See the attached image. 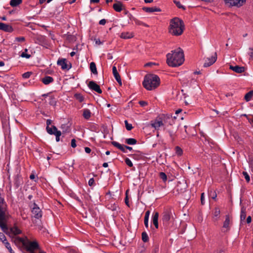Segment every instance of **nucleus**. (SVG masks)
Segmentation results:
<instances>
[{
    "mask_svg": "<svg viewBox=\"0 0 253 253\" xmlns=\"http://www.w3.org/2000/svg\"><path fill=\"white\" fill-rule=\"evenodd\" d=\"M172 53H168L167 55V62L171 67H177L181 65L184 61L183 51L180 48L171 51Z\"/></svg>",
    "mask_w": 253,
    "mask_h": 253,
    "instance_id": "f257e3e1",
    "label": "nucleus"
},
{
    "mask_svg": "<svg viewBox=\"0 0 253 253\" xmlns=\"http://www.w3.org/2000/svg\"><path fill=\"white\" fill-rule=\"evenodd\" d=\"M184 29L183 21L179 18L175 17L170 20L169 32L174 36L181 35Z\"/></svg>",
    "mask_w": 253,
    "mask_h": 253,
    "instance_id": "f03ea898",
    "label": "nucleus"
},
{
    "mask_svg": "<svg viewBox=\"0 0 253 253\" xmlns=\"http://www.w3.org/2000/svg\"><path fill=\"white\" fill-rule=\"evenodd\" d=\"M159 77L154 74L146 75L143 82V85L147 90H151L157 87L160 84Z\"/></svg>",
    "mask_w": 253,
    "mask_h": 253,
    "instance_id": "7ed1b4c3",
    "label": "nucleus"
},
{
    "mask_svg": "<svg viewBox=\"0 0 253 253\" xmlns=\"http://www.w3.org/2000/svg\"><path fill=\"white\" fill-rule=\"evenodd\" d=\"M7 219V216L5 214L4 208L0 206V227L3 231L7 230L6 224L4 223Z\"/></svg>",
    "mask_w": 253,
    "mask_h": 253,
    "instance_id": "20e7f679",
    "label": "nucleus"
},
{
    "mask_svg": "<svg viewBox=\"0 0 253 253\" xmlns=\"http://www.w3.org/2000/svg\"><path fill=\"white\" fill-rule=\"evenodd\" d=\"M246 2V0H225L226 4L229 6L240 7Z\"/></svg>",
    "mask_w": 253,
    "mask_h": 253,
    "instance_id": "39448f33",
    "label": "nucleus"
},
{
    "mask_svg": "<svg viewBox=\"0 0 253 253\" xmlns=\"http://www.w3.org/2000/svg\"><path fill=\"white\" fill-rule=\"evenodd\" d=\"M47 132L50 134H54L56 136V141H60V136L61 135V132L57 130L56 126H53L51 127L47 128Z\"/></svg>",
    "mask_w": 253,
    "mask_h": 253,
    "instance_id": "423d86ee",
    "label": "nucleus"
},
{
    "mask_svg": "<svg viewBox=\"0 0 253 253\" xmlns=\"http://www.w3.org/2000/svg\"><path fill=\"white\" fill-rule=\"evenodd\" d=\"M32 212L34 217L36 218H39L42 217V211L38 205L34 203L31 205Z\"/></svg>",
    "mask_w": 253,
    "mask_h": 253,
    "instance_id": "0eeeda50",
    "label": "nucleus"
},
{
    "mask_svg": "<svg viewBox=\"0 0 253 253\" xmlns=\"http://www.w3.org/2000/svg\"><path fill=\"white\" fill-rule=\"evenodd\" d=\"M57 65L61 67L63 70H69L71 67V64L68 62L66 59H61L57 61Z\"/></svg>",
    "mask_w": 253,
    "mask_h": 253,
    "instance_id": "6e6552de",
    "label": "nucleus"
},
{
    "mask_svg": "<svg viewBox=\"0 0 253 253\" xmlns=\"http://www.w3.org/2000/svg\"><path fill=\"white\" fill-rule=\"evenodd\" d=\"M217 59V54L216 52L214 53V55L211 57H208L205 60L204 64V67H208L212 65Z\"/></svg>",
    "mask_w": 253,
    "mask_h": 253,
    "instance_id": "1a4fd4ad",
    "label": "nucleus"
},
{
    "mask_svg": "<svg viewBox=\"0 0 253 253\" xmlns=\"http://www.w3.org/2000/svg\"><path fill=\"white\" fill-rule=\"evenodd\" d=\"M88 86L90 89L97 92L98 93H102V90L100 89V86L94 81H90L88 84Z\"/></svg>",
    "mask_w": 253,
    "mask_h": 253,
    "instance_id": "9d476101",
    "label": "nucleus"
},
{
    "mask_svg": "<svg viewBox=\"0 0 253 253\" xmlns=\"http://www.w3.org/2000/svg\"><path fill=\"white\" fill-rule=\"evenodd\" d=\"M171 126V124H169V125H168L165 129L167 130V131L169 133V135L172 139V140H173L174 139V136H175L176 132L177 131V128L173 129L170 127V126Z\"/></svg>",
    "mask_w": 253,
    "mask_h": 253,
    "instance_id": "9b49d317",
    "label": "nucleus"
},
{
    "mask_svg": "<svg viewBox=\"0 0 253 253\" xmlns=\"http://www.w3.org/2000/svg\"><path fill=\"white\" fill-rule=\"evenodd\" d=\"M229 69L237 73H243L245 70V68L244 67L240 66L238 65H236V66L230 65Z\"/></svg>",
    "mask_w": 253,
    "mask_h": 253,
    "instance_id": "f8f14e48",
    "label": "nucleus"
},
{
    "mask_svg": "<svg viewBox=\"0 0 253 253\" xmlns=\"http://www.w3.org/2000/svg\"><path fill=\"white\" fill-rule=\"evenodd\" d=\"M164 124L162 121L159 119V120H156L154 121H152L151 126L152 127L155 128V129H159L160 127L163 126Z\"/></svg>",
    "mask_w": 253,
    "mask_h": 253,
    "instance_id": "ddd939ff",
    "label": "nucleus"
},
{
    "mask_svg": "<svg viewBox=\"0 0 253 253\" xmlns=\"http://www.w3.org/2000/svg\"><path fill=\"white\" fill-rule=\"evenodd\" d=\"M112 70H113V75H114L115 79L116 80L117 82L119 83V84L121 85L122 84L121 79V77H120V76L119 73L117 71V68L115 66H113V68H112Z\"/></svg>",
    "mask_w": 253,
    "mask_h": 253,
    "instance_id": "4468645a",
    "label": "nucleus"
},
{
    "mask_svg": "<svg viewBox=\"0 0 253 253\" xmlns=\"http://www.w3.org/2000/svg\"><path fill=\"white\" fill-rule=\"evenodd\" d=\"M0 25V30H3L6 32H11L13 31L12 27L9 25L3 23H1Z\"/></svg>",
    "mask_w": 253,
    "mask_h": 253,
    "instance_id": "2eb2a0df",
    "label": "nucleus"
},
{
    "mask_svg": "<svg viewBox=\"0 0 253 253\" xmlns=\"http://www.w3.org/2000/svg\"><path fill=\"white\" fill-rule=\"evenodd\" d=\"M112 144L124 153H126V145H121L116 141H112Z\"/></svg>",
    "mask_w": 253,
    "mask_h": 253,
    "instance_id": "dca6fc26",
    "label": "nucleus"
},
{
    "mask_svg": "<svg viewBox=\"0 0 253 253\" xmlns=\"http://www.w3.org/2000/svg\"><path fill=\"white\" fill-rule=\"evenodd\" d=\"M158 218H159V213L158 212H155L153 213V217H152V222L155 227L157 229L159 227L158 224Z\"/></svg>",
    "mask_w": 253,
    "mask_h": 253,
    "instance_id": "f3484780",
    "label": "nucleus"
},
{
    "mask_svg": "<svg viewBox=\"0 0 253 253\" xmlns=\"http://www.w3.org/2000/svg\"><path fill=\"white\" fill-rule=\"evenodd\" d=\"M170 218V212L169 211H166L163 213L162 220L164 222H168Z\"/></svg>",
    "mask_w": 253,
    "mask_h": 253,
    "instance_id": "a211bd4d",
    "label": "nucleus"
},
{
    "mask_svg": "<svg viewBox=\"0 0 253 253\" xmlns=\"http://www.w3.org/2000/svg\"><path fill=\"white\" fill-rule=\"evenodd\" d=\"M143 10L146 12L152 13L154 12H160L161 9L156 7H144Z\"/></svg>",
    "mask_w": 253,
    "mask_h": 253,
    "instance_id": "6ab92c4d",
    "label": "nucleus"
},
{
    "mask_svg": "<svg viewBox=\"0 0 253 253\" xmlns=\"http://www.w3.org/2000/svg\"><path fill=\"white\" fill-rule=\"evenodd\" d=\"M117 3L113 4V7L114 10L117 12H121L122 10V4L120 1H117Z\"/></svg>",
    "mask_w": 253,
    "mask_h": 253,
    "instance_id": "aec40b11",
    "label": "nucleus"
},
{
    "mask_svg": "<svg viewBox=\"0 0 253 253\" xmlns=\"http://www.w3.org/2000/svg\"><path fill=\"white\" fill-rule=\"evenodd\" d=\"M42 81L44 84H48L53 82V79L50 76H45L42 79Z\"/></svg>",
    "mask_w": 253,
    "mask_h": 253,
    "instance_id": "412c9836",
    "label": "nucleus"
},
{
    "mask_svg": "<svg viewBox=\"0 0 253 253\" xmlns=\"http://www.w3.org/2000/svg\"><path fill=\"white\" fill-rule=\"evenodd\" d=\"M246 217V208L245 207H242L241 210V214H240V220L242 222L244 221Z\"/></svg>",
    "mask_w": 253,
    "mask_h": 253,
    "instance_id": "4be33fe9",
    "label": "nucleus"
},
{
    "mask_svg": "<svg viewBox=\"0 0 253 253\" xmlns=\"http://www.w3.org/2000/svg\"><path fill=\"white\" fill-rule=\"evenodd\" d=\"M121 38L124 39H127L133 37V35L131 33L123 32L121 35Z\"/></svg>",
    "mask_w": 253,
    "mask_h": 253,
    "instance_id": "5701e85b",
    "label": "nucleus"
},
{
    "mask_svg": "<svg viewBox=\"0 0 253 253\" xmlns=\"http://www.w3.org/2000/svg\"><path fill=\"white\" fill-rule=\"evenodd\" d=\"M10 231L14 235H16L21 233V231L17 226L10 228Z\"/></svg>",
    "mask_w": 253,
    "mask_h": 253,
    "instance_id": "b1692460",
    "label": "nucleus"
},
{
    "mask_svg": "<svg viewBox=\"0 0 253 253\" xmlns=\"http://www.w3.org/2000/svg\"><path fill=\"white\" fill-rule=\"evenodd\" d=\"M90 70L91 72L94 74L96 75L97 74V71L95 63L93 62H92L90 64Z\"/></svg>",
    "mask_w": 253,
    "mask_h": 253,
    "instance_id": "393cba45",
    "label": "nucleus"
},
{
    "mask_svg": "<svg viewBox=\"0 0 253 253\" xmlns=\"http://www.w3.org/2000/svg\"><path fill=\"white\" fill-rule=\"evenodd\" d=\"M22 2V0H11L10 5L12 7H15L21 4Z\"/></svg>",
    "mask_w": 253,
    "mask_h": 253,
    "instance_id": "a878e982",
    "label": "nucleus"
},
{
    "mask_svg": "<svg viewBox=\"0 0 253 253\" xmlns=\"http://www.w3.org/2000/svg\"><path fill=\"white\" fill-rule=\"evenodd\" d=\"M91 112L87 109H84L83 111V116L86 119H88L90 117Z\"/></svg>",
    "mask_w": 253,
    "mask_h": 253,
    "instance_id": "bb28decb",
    "label": "nucleus"
},
{
    "mask_svg": "<svg viewBox=\"0 0 253 253\" xmlns=\"http://www.w3.org/2000/svg\"><path fill=\"white\" fill-rule=\"evenodd\" d=\"M125 142L128 145H134L137 143V140L134 138H127L125 140Z\"/></svg>",
    "mask_w": 253,
    "mask_h": 253,
    "instance_id": "cd10ccee",
    "label": "nucleus"
},
{
    "mask_svg": "<svg viewBox=\"0 0 253 253\" xmlns=\"http://www.w3.org/2000/svg\"><path fill=\"white\" fill-rule=\"evenodd\" d=\"M230 223V218L229 215H226L225 220L223 223V227L228 229L229 228V225Z\"/></svg>",
    "mask_w": 253,
    "mask_h": 253,
    "instance_id": "c85d7f7f",
    "label": "nucleus"
},
{
    "mask_svg": "<svg viewBox=\"0 0 253 253\" xmlns=\"http://www.w3.org/2000/svg\"><path fill=\"white\" fill-rule=\"evenodd\" d=\"M253 96V90H251L248 92L245 95V99L247 101H249L252 98Z\"/></svg>",
    "mask_w": 253,
    "mask_h": 253,
    "instance_id": "c756f323",
    "label": "nucleus"
},
{
    "mask_svg": "<svg viewBox=\"0 0 253 253\" xmlns=\"http://www.w3.org/2000/svg\"><path fill=\"white\" fill-rule=\"evenodd\" d=\"M61 128L62 129L63 133L69 132L70 131V128L67 125L63 124L61 126Z\"/></svg>",
    "mask_w": 253,
    "mask_h": 253,
    "instance_id": "7c9ffc66",
    "label": "nucleus"
},
{
    "mask_svg": "<svg viewBox=\"0 0 253 253\" xmlns=\"http://www.w3.org/2000/svg\"><path fill=\"white\" fill-rule=\"evenodd\" d=\"M220 213V210L218 208H215L214 209V211L213 212V217L217 219L219 217V214Z\"/></svg>",
    "mask_w": 253,
    "mask_h": 253,
    "instance_id": "2f4dec72",
    "label": "nucleus"
},
{
    "mask_svg": "<svg viewBox=\"0 0 253 253\" xmlns=\"http://www.w3.org/2000/svg\"><path fill=\"white\" fill-rule=\"evenodd\" d=\"M142 240L144 242H147L149 240V238L147 234L145 232H143L142 233Z\"/></svg>",
    "mask_w": 253,
    "mask_h": 253,
    "instance_id": "473e14b6",
    "label": "nucleus"
},
{
    "mask_svg": "<svg viewBox=\"0 0 253 253\" xmlns=\"http://www.w3.org/2000/svg\"><path fill=\"white\" fill-rule=\"evenodd\" d=\"M4 245L10 253H14V252L12 250L10 244L8 242H6L4 243Z\"/></svg>",
    "mask_w": 253,
    "mask_h": 253,
    "instance_id": "72a5a7b5",
    "label": "nucleus"
},
{
    "mask_svg": "<svg viewBox=\"0 0 253 253\" xmlns=\"http://www.w3.org/2000/svg\"><path fill=\"white\" fill-rule=\"evenodd\" d=\"M159 176L160 178L164 181L165 182L167 180V175L165 172H161L159 174Z\"/></svg>",
    "mask_w": 253,
    "mask_h": 253,
    "instance_id": "f704fd0d",
    "label": "nucleus"
},
{
    "mask_svg": "<svg viewBox=\"0 0 253 253\" xmlns=\"http://www.w3.org/2000/svg\"><path fill=\"white\" fill-rule=\"evenodd\" d=\"M125 124L127 130H130L132 128L131 124H129L126 120L125 121Z\"/></svg>",
    "mask_w": 253,
    "mask_h": 253,
    "instance_id": "c9c22d12",
    "label": "nucleus"
},
{
    "mask_svg": "<svg viewBox=\"0 0 253 253\" xmlns=\"http://www.w3.org/2000/svg\"><path fill=\"white\" fill-rule=\"evenodd\" d=\"M75 96L80 102H82L84 100V97L81 94H75Z\"/></svg>",
    "mask_w": 253,
    "mask_h": 253,
    "instance_id": "e433bc0d",
    "label": "nucleus"
},
{
    "mask_svg": "<svg viewBox=\"0 0 253 253\" xmlns=\"http://www.w3.org/2000/svg\"><path fill=\"white\" fill-rule=\"evenodd\" d=\"M0 240L2 242V243L4 244L6 241V237L4 234L2 233H0Z\"/></svg>",
    "mask_w": 253,
    "mask_h": 253,
    "instance_id": "4c0bfd02",
    "label": "nucleus"
},
{
    "mask_svg": "<svg viewBox=\"0 0 253 253\" xmlns=\"http://www.w3.org/2000/svg\"><path fill=\"white\" fill-rule=\"evenodd\" d=\"M243 174L244 175L245 178L247 182H249L250 181V177L247 172L243 171Z\"/></svg>",
    "mask_w": 253,
    "mask_h": 253,
    "instance_id": "58836bf2",
    "label": "nucleus"
},
{
    "mask_svg": "<svg viewBox=\"0 0 253 253\" xmlns=\"http://www.w3.org/2000/svg\"><path fill=\"white\" fill-rule=\"evenodd\" d=\"M176 153L178 156H181L182 154V150L178 146L175 147Z\"/></svg>",
    "mask_w": 253,
    "mask_h": 253,
    "instance_id": "ea45409f",
    "label": "nucleus"
},
{
    "mask_svg": "<svg viewBox=\"0 0 253 253\" xmlns=\"http://www.w3.org/2000/svg\"><path fill=\"white\" fill-rule=\"evenodd\" d=\"M125 163L129 167H132L133 166V164L130 161V160L127 158L125 159Z\"/></svg>",
    "mask_w": 253,
    "mask_h": 253,
    "instance_id": "a19ab883",
    "label": "nucleus"
},
{
    "mask_svg": "<svg viewBox=\"0 0 253 253\" xmlns=\"http://www.w3.org/2000/svg\"><path fill=\"white\" fill-rule=\"evenodd\" d=\"M108 209L111 210L112 211H116L118 208V206L115 204L113 205L111 204L110 205H108Z\"/></svg>",
    "mask_w": 253,
    "mask_h": 253,
    "instance_id": "79ce46f5",
    "label": "nucleus"
},
{
    "mask_svg": "<svg viewBox=\"0 0 253 253\" xmlns=\"http://www.w3.org/2000/svg\"><path fill=\"white\" fill-rule=\"evenodd\" d=\"M31 74H32V72H26V73H24L22 75V77H23V78L28 79V78H29L30 77Z\"/></svg>",
    "mask_w": 253,
    "mask_h": 253,
    "instance_id": "37998d69",
    "label": "nucleus"
},
{
    "mask_svg": "<svg viewBox=\"0 0 253 253\" xmlns=\"http://www.w3.org/2000/svg\"><path fill=\"white\" fill-rule=\"evenodd\" d=\"M173 2L178 8H182L184 9H185L184 7L181 4V3L179 1H178L176 0H174Z\"/></svg>",
    "mask_w": 253,
    "mask_h": 253,
    "instance_id": "c03bdc74",
    "label": "nucleus"
},
{
    "mask_svg": "<svg viewBox=\"0 0 253 253\" xmlns=\"http://www.w3.org/2000/svg\"><path fill=\"white\" fill-rule=\"evenodd\" d=\"M210 196L211 197L212 199H215L216 197V194L214 191H211V192L209 193Z\"/></svg>",
    "mask_w": 253,
    "mask_h": 253,
    "instance_id": "a18cd8bd",
    "label": "nucleus"
},
{
    "mask_svg": "<svg viewBox=\"0 0 253 253\" xmlns=\"http://www.w3.org/2000/svg\"><path fill=\"white\" fill-rule=\"evenodd\" d=\"M20 56L22 57L26 58L27 59L30 58L31 56L30 54H27L25 52H22Z\"/></svg>",
    "mask_w": 253,
    "mask_h": 253,
    "instance_id": "49530a36",
    "label": "nucleus"
},
{
    "mask_svg": "<svg viewBox=\"0 0 253 253\" xmlns=\"http://www.w3.org/2000/svg\"><path fill=\"white\" fill-rule=\"evenodd\" d=\"M56 101L54 98H50L49 101V104L51 105L55 106L56 105Z\"/></svg>",
    "mask_w": 253,
    "mask_h": 253,
    "instance_id": "de8ad7c7",
    "label": "nucleus"
},
{
    "mask_svg": "<svg viewBox=\"0 0 253 253\" xmlns=\"http://www.w3.org/2000/svg\"><path fill=\"white\" fill-rule=\"evenodd\" d=\"M159 246H155L153 249L151 253H159Z\"/></svg>",
    "mask_w": 253,
    "mask_h": 253,
    "instance_id": "09e8293b",
    "label": "nucleus"
},
{
    "mask_svg": "<svg viewBox=\"0 0 253 253\" xmlns=\"http://www.w3.org/2000/svg\"><path fill=\"white\" fill-rule=\"evenodd\" d=\"M25 41V38L23 37H17L15 38V41L21 42Z\"/></svg>",
    "mask_w": 253,
    "mask_h": 253,
    "instance_id": "8fccbe9b",
    "label": "nucleus"
},
{
    "mask_svg": "<svg viewBox=\"0 0 253 253\" xmlns=\"http://www.w3.org/2000/svg\"><path fill=\"white\" fill-rule=\"evenodd\" d=\"M127 191H126V196L125 198V203L129 207L130 206H129V204L128 198V196L127 195Z\"/></svg>",
    "mask_w": 253,
    "mask_h": 253,
    "instance_id": "3c124183",
    "label": "nucleus"
},
{
    "mask_svg": "<svg viewBox=\"0 0 253 253\" xmlns=\"http://www.w3.org/2000/svg\"><path fill=\"white\" fill-rule=\"evenodd\" d=\"M71 146L73 148H75L76 147V140L75 139H73L71 140Z\"/></svg>",
    "mask_w": 253,
    "mask_h": 253,
    "instance_id": "603ef678",
    "label": "nucleus"
},
{
    "mask_svg": "<svg viewBox=\"0 0 253 253\" xmlns=\"http://www.w3.org/2000/svg\"><path fill=\"white\" fill-rule=\"evenodd\" d=\"M139 104L140 106L143 107L147 105V102L144 101H140L139 102Z\"/></svg>",
    "mask_w": 253,
    "mask_h": 253,
    "instance_id": "864d4df0",
    "label": "nucleus"
},
{
    "mask_svg": "<svg viewBox=\"0 0 253 253\" xmlns=\"http://www.w3.org/2000/svg\"><path fill=\"white\" fill-rule=\"evenodd\" d=\"M204 200H205V199H204V193H203L201 194V204L202 205H204L205 204Z\"/></svg>",
    "mask_w": 253,
    "mask_h": 253,
    "instance_id": "5fc2aeb1",
    "label": "nucleus"
},
{
    "mask_svg": "<svg viewBox=\"0 0 253 253\" xmlns=\"http://www.w3.org/2000/svg\"><path fill=\"white\" fill-rule=\"evenodd\" d=\"M135 23H136V24H137V25H144V26H146V27H147V26H148V25H147V24H145V23H142V22H141V21H138V20H135Z\"/></svg>",
    "mask_w": 253,
    "mask_h": 253,
    "instance_id": "6e6d98bb",
    "label": "nucleus"
},
{
    "mask_svg": "<svg viewBox=\"0 0 253 253\" xmlns=\"http://www.w3.org/2000/svg\"><path fill=\"white\" fill-rule=\"evenodd\" d=\"M94 180L93 178H90L88 181V185L89 186H92L94 184Z\"/></svg>",
    "mask_w": 253,
    "mask_h": 253,
    "instance_id": "4d7b16f0",
    "label": "nucleus"
},
{
    "mask_svg": "<svg viewBox=\"0 0 253 253\" xmlns=\"http://www.w3.org/2000/svg\"><path fill=\"white\" fill-rule=\"evenodd\" d=\"M51 120H47L46 121V131H47V128L48 127H49V125L51 124Z\"/></svg>",
    "mask_w": 253,
    "mask_h": 253,
    "instance_id": "13d9d810",
    "label": "nucleus"
},
{
    "mask_svg": "<svg viewBox=\"0 0 253 253\" xmlns=\"http://www.w3.org/2000/svg\"><path fill=\"white\" fill-rule=\"evenodd\" d=\"M149 214H150V211H148L146 212L144 219L149 220Z\"/></svg>",
    "mask_w": 253,
    "mask_h": 253,
    "instance_id": "bf43d9fd",
    "label": "nucleus"
},
{
    "mask_svg": "<svg viewBox=\"0 0 253 253\" xmlns=\"http://www.w3.org/2000/svg\"><path fill=\"white\" fill-rule=\"evenodd\" d=\"M249 50H250V52H249V54L250 55L251 58L253 59V48H250Z\"/></svg>",
    "mask_w": 253,
    "mask_h": 253,
    "instance_id": "052dcab7",
    "label": "nucleus"
},
{
    "mask_svg": "<svg viewBox=\"0 0 253 253\" xmlns=\"http://www.w3.org/2000/svg\"><path fill=\"white\" fill-rule=\"evenodd\" d=\"M106 21L105 19H101L99 22V24L100 25H105L106 24Z\"/></svg>",
    "mask_w": 253,
    "mask_h": 253,
    "instance_id": "680f3d73",
    "label": "nucleus"
},
{
    "mask_svg": "<svg viewBox=\"0 0 253 253\" xmlns=\"http://www.w3.org/2000/svg\"><path fill=\"white\" fill-rule=\"evenodd\" d=\"M153 65H155V63H153V62H149V63H146L145 65V67H148V66H150H150H152Z\"/></svg>",
    "mask_w": 253,
    "mask_h": 253,
    "instance_id": "e2e57ef3",
    "label": "nucleus"
},
{
    "mask_svg": "<svg viewBox=\"0 0 253 253\" xmlns=\"http://www.w3.org/2000/svg\"><path fill=\"white\" fill-rule=\"evenodd\" d=\"M84 150H85V152L88 154L90 153L91 152V149L89 147H85Z\"/></svg>",
    "mask_w": 253,
    "mask_h": 253,
    "instance_id": "0e129e2a",
    "label": "nucleus"
},
{
    "mask_svg": "<svg viewBox=\"0 0 253 253\" xmlns=\"http://www.w3.org/2000/svg\"><path fill=\"white\" fill-rule=\"evenodd\" d=\"M252 221V218L251 216H248L247 218V223H250Z\"/></svg>",
    "mask_w": 253,
    "mask_h": 253,
    "instance_id": "69168bd1",
    "label": "nucleus"
},
{
    "mask_svg": "<svg viewBox=\"0 0 253 253\" xmlns=\"http://www.w3.org/2000/svg\"><path fill=\"white\" fill-rule=\"evenodd\" d=\"M95 43L97 44H101L102 43V42L100 41V40L99 39H96L95 40Z\"/></svg>",
    "mask_w": 253,
    "mask_h": 253,
    "instance_id": "338daca9",
    "label": "nucleus"
},
{
    "mask_svg": "<svg viewBox=\"0 0 253 253\" xmlns=\"http://www.w3.org/2000/svg\"><path fill=\"white\" fill-rule=\"evenodd\" d=\"M249 165L251 168L252 171L253 172V160H252L250 163Z\"/></svg>",
    "mask_w": 253,
    "mask_h": 253,
    "instance_id": "774afa93",
    "label": "nucleus"
}]
</instances>
